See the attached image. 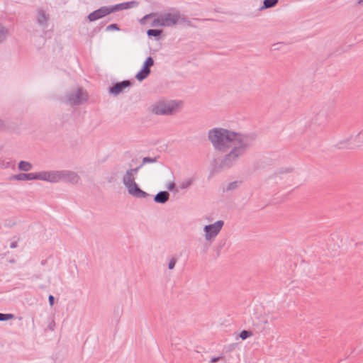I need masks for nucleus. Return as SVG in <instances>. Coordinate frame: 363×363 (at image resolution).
<instances>
[{
    "label": "nucleus",
    "mask_w": 363,
    "mask_h": 363,
    "mask_svg": "<svg viewBox=\"0 0 363 363\" xmlns=\"http://www.w3.org/2000/svg\"><path fill=\"white\" fill-rule=\"evenodd\" d=\"M257 135L253 133H242L223 128H213L208 132V139L213 148L220 152H227L215 168L217 172L235 165L241 157L251 147Z\"/></svg>",
    "instance_id": "1"
},
{
    "label": "nucleus",
    "mask_w": 363,
    "mask_h": 363,
    "mask_svg": "<svg viewBox=\"0 0 363 363\" xmlns=\"http://www.w3.org/2000/svg\"><path fill=\"white\" fill-rule=\"evenodd\" d=\"M157 18H154L151 23V26L170 27L177 23H186L189 26H192L191 21L184 16H182L179 12L162 13L156 15Z\"/></svg>",
    "instance_id": "2"
},
{
    "label": "nucleus",
    "mask_w": 363,
    "mask_h": 363,
    "mask_svg": "<svg viewBox=\"0 0 363 363\" xmlns=\"http://www.w3.org/2000/svg\"><path fill=\"white\" fill-rule=\"evenodd\" d=\"M89 99V94L82 87L71 90L66 93L65 101L71 106H80Z\"/></svg>",
    "instance_id": "3"
},
{
    "label": "nucleus",
    "mask_w": 363,
    "mask_h": 363,
    "mask_svg": "<svg viewBox=\"0 0 363 363\" xmlns=\"http://www.w3.org/2000/svg\"><path fill=\"white\" fill-rule=\"evenodd\" d=\"M178 107L179 102L176 101H160L152 106V112L156 115L170 116L176 112Z\"/></svg>",
    "instance_id": "4"
},
{
    "label": "nucleus",
    "mask_w": 363,
    "mask_h": 363,
    "mask_svg": "<svg viewBox=\"0 0 363 363\" xmlns=\"http://www.w3.org/2000/svg\"><path fill=\"white\" fill-rule=\"evenodd\" d=\"M223 225L224 221L222 220H217L213 224L206 225L203 228L206 240L210 243L212 242L221 230Z\"/></svg>",
    "instance_id": "5"
},
{
    "label": "nucleus",
    "mask_w": 363,
    "mask_h": 363,
    "mask_svg": "<svg viewBox=\"0 0 363 363\" xmlns=\"http://www.w3.org/2000/svg\"><path fill=\"white\" fill-rule=\"evenodd\" d=\"M124 186L127 188L129 194L135 198L141 199L150 196V194L142 190L135 180L123 181Z\"/></svg>",
    "instance_id": "6"
},
{
    "label": "nucleus",
    "mask_w": 363,
    "mask_h": 363,
    "mask_svg": "<svg viewBox=\"0 0 363 363\" xmlns=\"http://www.w3.org/2000/svg\"><path fill=\"white\" fill-rule=\"evenodd\" d=\"M330 108L323 106L318 110L311 120V123L318 126L325 125L329 121Z\"/></svg>",
    "instance_id": "7"
},
{
    "label": "nucleus",
    "mask_w": 363,
    "mask_h": 363,
    "mask_svg": "<svg viewBox=\"0 0 363 363\" xmlns=\"http://www.w3.org/2000/svg\"><path fill=\"white\" fill-rule=\"evenodd\" d=\"M37 180H42L50 183L60 181V171H42L37 172Z\"/></svg>",
    "instance_id": "8"
},
{
    "label": "nucleus",
    "mask_w": 363,
    "mask_h": 363,
    "mask_svg": "<svg viewBox=\"0 0 363 363\" xmlns=\"http://www.w3.org/2000/svg\"><path fill=\"white\" fill-rule=\"evenodd\" d=\"M133 85V82L130 80H123L120 82L113 83L111 86L108 88V92L111 94L117 96L121 94L126 88H129Z\"/></svg>",
    "instance_id": "9"
},
{
    "label": "nucleus",
    "mask_w": 363,
    "mask_h": 363,
    "mask_svg": "<svg viewBox=\"0 0 363 363\" xmlns=\"http://www.w3.org/2000/svg\"><path fill=\"white\" fill-rule=\"evenodd\" d=\"M60 181L69 182L71 184H77L80 179L79 176L74 172L69 170L60 171Z\"/></svg>",
    "instance_id": "10"
},
{
    "label": "nucleus",
    "mask_w": 363,
    "mask_h": 363,
    "mask_svg": "<svg viewBox=\"0 0 363 363\" xmlns=\"http://www.w3.org/2000/svg\"><path fill=\"white\" fill-rule=\"evenodd\" d=\"M108 14H110L108 6H101V8L90 13L88 16V19L90 21H94Z\"/></svg>",
    "instance_id": "11"
},
{
    "label": "nucleus",
    "mask_w": 363,
    "mask_h": 363,
    "mask_svg": "<svg viewBox=\"0 0 363 363\" xmlns=\"http://www.w3.org/2000/svg\"><path fill=\"white\" fill-rule=\"evenodd\" d=\"M50 18L49 14L46 13L43 9H38L37 10V23L43 28L48 27V21Z\"/></svg>",
    "instance_id": "12"
},
{
    "label": "nucleus",
    "mask_w": 363,
    "mask_h": 363,
    "mask_svg": "<svg viewBox=\"0 0 363 363\" xmlns=\"http://www.w3.org/2000/svg\"><path fill=\"white\" fill-rule=\"evenodd\" d=\"M11 179L17 181L37 180V172L20 173L13 175Z\"/></svg>",
    "instance_id": "13"
},
{
    "label": "nucleus",
    "mask_w": 363,
    "mask_h": 363,
    "mask_svg": "<svg viewBox=\"0 0 363 363\" xmlns=\"http://www.w3.org/2000/svg\"><path fill=\"white\" fill-rule=\"evenodd\" d=\"M170 194L167 191H160L154 196V201L157 203L164 204L169 199Z\"/></svg>",
    "instance_id": "14"
},
{
    "label": "nucleus",
    "mask_w": 363,
    "mask_h": 363,
    "mask_svg": "<svg viewBox=\"0 0 363 363\" xmlns=\"http://www.w3.org/2000/svg\"><path fill=\"white\" fill-rule=\"evenodd\" d=\"M143 164H141L140 166L134 168V169H129L126 170L125 174L124 175L123 178V181L128 180H135V178L134 177V174H136L138 172V170L141 168Z\"/></svg>",
    "instance_id": "15"
},
{
    "label": "nucleus",
    "mask_w": 363,
    "mask_h": 363,
    "mask_svg": "<svg viewBox=\"0 0 363 363\" xmlns=\"http://www.w3.org/2000/svg\"><path fill=\"white\" fill-rule=\"evenodd\" d=\"M279 3V0H264L262 6L259 8V11H263L267 9L276 6Z\"/></svg>",
    "instance_id": "16"
},
{
    "label": "nucleus",
    "mask_w": 363,
    "mask_h": 363,
    "mask_svg": "<svg viewBox=\"0 0 363 363\" xmlns=\"http://www.w3.org/2000/svg\"><path fill=\"white\" fill-rule=\"evenodd\" d=\"M18 167L21 171L28 172L32 169L33 165L28 162L22 160L18 163Z\"/></svg>",
    "instance_id": "17"
},
{
    "label": "nucleus",
    "mask_w": 363,
    "mask_h": 363,
    "mask_svg": "<svg viewBox=\"0 0 363 363\" xmlns=\"http://www.w3.org/2000/svg\"><path fill=\"white\" fill-rule=\"evenodd\" d=\"M154 65V60L152 57H147L145 62H143L142 68L148 71L150 73L151 72L150 68Z\"/></svg>",
    "instance_id": "18"
},
{
    "label": "nucleus",
    "mask_w": 363,
    "mask_h": 363,
    "mask_svg": "<svg viewBox=\"0 0 363 363\" xmlns=\"http://www.w3.org/2000/svg\"><path fill=\"white\" fill-rule=\"evenodd\" d=\"M150 73L148 71L141 68V69L136 74L135 78L139 82H142L145 79L150 75Z\"/></svg>",
    "instance_id": "19"
},
{
    "label": "nucleus",
    "mask_w": 363,
    "mask_h": 363,
    "mask_svg": "<svg viewBox=\"0 0 363 363\" xmlns=\"http://www.w3.org/2000/svg\"><path fill=\"white\" fill-rule=\"evenodd\" d=\"M162 33V30L159 29H149L147 31V34L148 36H153L156 39H159Z\"/></svg>",
    "instance_id": "20"
},
{
    "label": "nucleus",
    "mask_w": 363,
    "mask_h": 363,
    "mask_svg": "<svg viewBox=\"0 0 363 363\" xmlns=\"http://www.w3.org/2000/svg\"><path fill=\"white\" fill-rule=\"evenodd\" d=\"M158 158H159V156L154 157H143V160H142V164L143 165V164H147V163H154V162H156L157 161Z\"/></svg>",
    "instance_id": "21"
},
{
    "label": "nucleus",
    "mask_w": 363,
    "mask_h": 363,
    "mask_svg": "<svg viewBox=\"0 0 363 363\" xmlns=\"http://www.w3.org/2000/svg\"><path fill=\"white\" fill-rule=\"evenodd\" d=\"M14 318V315L11 313H0V321H6Z\"/></svg>",
    "instance_id": "22"
},
{
    "label": "nucleus",
    "mask_w": 363,
    "mask_h": 363,
    "mask_svg": "<svg viewBox=\"0 0 363 363\" xmlns=\"http://www.w3.org/2000/svg\"><path fill=\"white\" fill-rule=\"evenodd\" d=\"M108 8H109L110 13L115 12L116 11L123 10V6L122 3L116 4L114 6H108Z\"/></svg>",
    "instance_id": "23"
},
{
    "label": "nucleus",
    "mask_w": 363,
    "mask_h": 363,
    "mask_svg": "<svg viewBox=\"0 0 363 363\" xmlns=\"http://www.w3.org/2000/svg\"><path fill=\"white\" fill-rule=\"evenodd\" d=\"M252 335V333L250 330H244L241 331L240 333V337L242 340H245L247 337H251Z\"/></svg>",
    "instance_id": "24"
},
{
    "label": "nucleus",
    "mask_w": 363,
    "mask_h": 363,
    "mask_svg": "<svg viewBox=\"0 0 363 363\" xmlns=\"http://www.w3.org/2000/svg\"><path fill=\"white\" fill-rule=\"evenodd\" d=\"M156 15H157V13H151L147 14L140 19V22L141 24H145L147 19L155 17Z\"/></svg>",
    "instance_id": "25"
},
{
    "label": "nucleus",
    "mask_w": 363,
    "mask_h": 363,
    "mask_svg": "<svg viewBox=\"0 0 363 363\" xmlns=\"http://www.w3.org/2000/svg\"><path fill=\"white\" fill-rule=\"evenodd\" d=\"M122 4H123V9H130L132 7V5H135V6H138V2L135 1H129V2H124V3H122Z\"/></svg>",
    "instance_id": "26"
},
{
    "label": "nucleus",
    "mask_w": 363,
    "mask_h": 363,
    "mask_svg": "<svg viewBox=\"0 0 363 363\" xmlns=\"http://www.w3.org/2000/svg\"><path fill=\"white\" fill-rule=\"evenodd\" d=\"M7 33V29L3 26L0 25V43L3 41Z\"/></svg>",
    "instance_id": "27"
},
{
    "label": "nucleus",
    "mask_w": 363,
    "mask_h": 363,
    "mask_svg": "<svg viewBox=\"0 0 363 363\" xmlns=\"http://www.w3.org/2000/svg\"><path fill=\"white\" fill-rule=\"evenodd\" d=\"M238 182L235 181V182H230L228 184V186L226 187V191H231V190L235 189L238 188Z\"/></svg>",
    "instance_id": "28"
},
{
    "label": "nucleus",
    "mask_w": 363,
    "mask_h": 363,
    "mask_svg": "<svg viewBox=\"0 0 363 363\" xmlns=\"http://www.w3.org/2000/svg\"><path fill=\"white\" fill-rule=\"evenodd\" d=\"M191 183H192L191 179L187 180V181H186V182H182V183L180 184L179 187H180V189H186V188H188L189 186H191Z\"/></svg>",
    "instance_id": "29"
},
{
    "label": "nucleus",
    "mask_w": 363,
    "mask_h": 363,
    "mask_svg": "<svg viewBox=\"0 0 363 363\" xmlns=\"http://www.w3.org/2000/svg\"><path fill=\"white\" fill-rule=\"evenodd\" d=\"M112 30H120V28H119V26H118L116 23L111 24V25L108 26L106 28V31Z\"/></svg>",
    "instance_id": "30"
},
{
    "label": "nucleus",
    "mask_w": 363,
    "mask_h": 363,
    "mask_svg": "<svg viewBox=\"0 0 363 363\" xmlns=\"http://www.w3.org/2000/svg\"><path fill=\"white\" fill-rule=\"evenodd\" d=\"M176 262H177V259L174 257H172L169 262L168 269H173L175 267Z\"/></svg>",
    "instance_id": "31"
},
{
    "label": "nucleus",
    "mask_w": 363,
    "mask_h": 363,
    "mask_svg": "<svg viewBox=\"0 0 363 363\" xmlns=\"http://www.w3.org/2000/svg\"><path fill=\"white\" fill-rule=\"evenodd\" d=\"M349 140H347L345 141H340L339 143L337 144V147L339 148V149H342V148H345L346 147V145L345 144L347 143Z\"/></svg>",
    "instance_id": "32"
},
{
    "label": "nucleus",
    "mask_w": 363,
    "mask_h": 363,
    "mask_svg": "<svg viewBox=\"0 0 363 363\" xmlns=\"http://www.w3.org/2000/svg\"><path fill=\"white\" fill-rule=\"evenodd\" d=\"M225 245V240H221L218 242V247H217V250H218V252H219V251L223 247V246Z\"/></svg>",
    "instance_id": "33"
},
{
    "label": "nucleus",
    "mask_w": 363,
    "mask_h": 363,
    "mask_svg": "<svg viewBox=\"0 0 363 363\" xmlns=\"http://www.w3.org/2000/svg\"><path fill=\"white\" fill-rule=\"evenodd\" d=\"M48 301L50 306H52L55 303V298L52 295H49Z\"/></svg>",
    "instance_id": "34"
},
{
    "label": "nucleus",
    "mask_w": 363,
    "mask_h": 363,
    "mask_svg": "<svg viewBox=\"0 0 363 363\" xmlns=\"http://www.w3.org/2000/svg\"><path fill=\"white\" fill-rule=\"evenodd\" d=\"M223 357L220 356V357H213L210 360V362L211 363H216L217 362H218L220 359H222Z\"/></svg>",
    "instance_id": "35"
},
{
    "label": "nucleus",
    "mask_w": 363,
    "mask_h": 363,
    "mask_svg": "<svg viewBox=\"0 0 363 363\" xmlns=\"http://www.w3.org/2000/svg\"><path fill=\"white\" fill-rule=\"evenodd\" d=\"M175 184L174 182H170L167 186V189L169 191H173L175 189Z\"/></svg>",
    "instance_id": "36"
},
{
    "label": "nucleus",
    "mask_w": 363,
    "mask_h": 363,
    "mask_svg": "<svg viewBox=\"0 0 363 363\" xmlns=\"http://www.w3.org/2000/svg\"><path fill=\"white\" fill-rule=\"evenodd\" d=\"M292 169H281L279 171L280 174L287 173V172H291Z\"/></svg>",
    "instance_id": "37"
},
{
    "label": "nucleus",
    "mask_w": 363,
    "mask_h": 363,
    "mask_svg": "<svg viewBox=\"0 0 363 363\" xmlns=\"http://www.w3.org/2000/svg\"><path fill=\"white\" fill-rule=\"evenodd\" d=\"M5 128V122L0 119V130H3Z\"/></svg>",
    "instance_id": "38"
},
{
    "label": "nucleus",
    "mask_w": 363,
    "mask_h": 363,
    "mask_svg": "<svg viewBox=\"0 0 363 363\" xmlns=\"http://www.w3.org/2000/svg\"><path fill=\"white\" fill-rule=\"evenodd\" d=\"M17 246H18V244H17V242H16V241L12 242L10 245V247L12 249L16 248Z\"/></svg>",
    "instance_id": "39"
},
{
    "label": "nucleus",
    "mask_w": 363,
    "mask_h": 363,
    "mask_svg": "<svg viewBox=\"0 0 363 363\" xmlns=\"http://www.w3.org/2000/svg\"><path fill=\"white\" fill-rule=\"evenodd\" d=\"M54 325H55V323H54V322L51 323L50 324V325H49L50 329V330H53V328H52V327H53Z\"/></svg>",
    "instance_id": "40"
},
{
    "label": "nucleus",
    "mask_w": 363,
    "mask_h": 363,
    "mask_svg": "<svg viewBox=\"0 0 363 363\" xmlns=\"http://www.w3.org/2000/svg\"><path fill=\"white\" fill-rule=\"evenodd\" d=\"M46 263H47V259H43V260H42V261H41V262H40L41 265H43H43H45V264H46Z\"/></svg>",
    "instance_id": "41"
},
{
    "label": "nucleus",
    "mask_w": 363,
    "mask_h": 363,
    "mask_svg": "<svg viewBox=\"0 0 363 363\" xmlns=\"http://www.w3.org/2000/svg\"><path fill=\"white\" fill-rule=\"evenodd\" d=\"M361 136H362V137H363V131L359 132V133L357 135V137H358V138H360Z\"/></svg>",
    "instance_id": "42"
},
{
    "label": "nucleus",
    "mask_w": 363,
    "mask_h": 363,
    "mask_svg": "<svg viewBox=\"0 0 363 363\" xmlns=\"http://www.w3.org/2000/svg\"><path fill=\"white\" fill-rule=\"evenodd\" d=\"M356 138L362 139V140H359V142H363V137H362V136H361L360 138H358V137H357V135H356V136H355V138H353V140H355V139H356Z\"/></svg>",
    "instance_id": "43"
},
{
    "label": "nucleus",
    "mask_w": 363,
    "mask_h": 363,
    "mask_svg": "<svg viewBox=\"0 0 363 363\" xmlns=\"http://www.w3.org/2000/svg\"><path fill=\"white\" fill-rule=\"evenodd\" d=\"M357 4L359 5H363V0H358Z\"/></svg>",
    "instance_id": "44"
},
{
    "label": "nucleus",
    "mask_w": 363,
    "mask_h": 363,
    "mask_svg": "<svg viewBox=\"0 0 363 363\" xmlns=\"http://www.w3.org/2000/svg\"><path fill=\"white\" fill-rule=\"evenodd\" d=\"M263 323H264V325L267 324V323H268V320H263Z\"/></svg>",
    "instance_id": "45"
},
{
    "label": "nucleus",
    "mask_w": 363,
    "mask_h": 363,
    "mask_svg": "<svg viewBox=\"0 0 363 363\" xmlns=\"http://www.w3.org/2000/svg\"><path fill=\"white\" fill-rule=\"evenodd\" d=\"M199 21H201L200 19H198ZM201 21H210V19H202ZM211 21H213V19H211Z\"/></svg>",
    "instance_id": "46"
},
{
    "label": "nucleus",
    "mask_w": 363,
    "mask_h": 363,
    "mask_svg": "<svg viewBox=\"0 0 363 363\" xmlns=\"http://www.w3.org/2000/svg\"><path fill=\"white\" fill-rule=\"evenodd\" d=\"M275 319H276V318H275V317H271V318H270V320H271V321H273V320H274Z\"/></svg>",
    "instance_id": "47"
},
{
    "label": "nucleus",
    "mask_w": 363,
    "mask_h": 363,
    "mask_svg": "<svg viewBox=\"0 0 363 363\" xmlns=\"http://www.w3.org/2000/svg\"><path fill=\"white\" fill-rule=\"evenodd\" d=\"M10 262H11V263H14V262H15V260H14V259H11V260H10Z\"/></svg>",
    "instance_id": "48"
}]
</instances>
